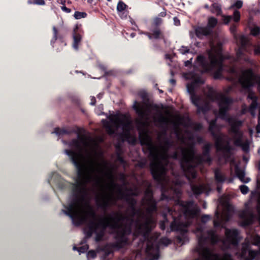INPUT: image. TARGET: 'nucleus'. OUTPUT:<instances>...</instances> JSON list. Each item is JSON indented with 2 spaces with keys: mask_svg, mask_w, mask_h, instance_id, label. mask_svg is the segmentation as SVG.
Listing matches in <instances>:
<instances>
[{
  "mask_svg": "<svg viewBox=\"0 0 260 260\" xmlns=\"http://www.w3.org/2000/svg\"><path fill=\"white\" fill-rule=\"evenodd\" d=\"M139 140L142 146H145L149 152L152 158L150 164L151 172L153 179H165L166 169L163 163H167L170 157L178 160L182 170L184 172H191L193 177H195L194 168L203 163L210 164L212 158L210 152L212 145L207 143L203 148L202 154H196L193 145L186 148L180 146L172 154L169 150L173 145V143L169 139L165 141L164 144L159 147L155 146L151 137L144 132L139 133Z\"/></svg>",
  "mask_w": 260,
  "mask_h": 260,
  "instance_id": "1",
  "label": "nucleus"
},
{
  "mask_svg": "<svg viewBox=\"0 0 260 260\" xmlns=\"http://www.w3.org/2000/svg\"><path fill=\"white\" fill-rule=\"evenodd\" d=\"M236 39L239 48L236 52V58H228L233 62L231 66L224 67L225 57L221 51L214 46L207 51L205 56H198L197 63L201 68L202 73L212 74L215 79H223L222 73L225 70L235 77L239 76V81L242 86L249 89L253 86L255 80L254 73L250 68L254 65V62L246 54L249 52L250 43L247 38L243 35L236 37Z\"/></svg>",
  "mask_w": 260,
  "mask_h": 260,
  "instance_id": "2",
  "label": "nucleus"
},
{
  "mask_svg": "<svg viewBox=\"0 0 260 260\" xmlns=\"http://www.w3.org/2000/svg\"><path fill=\"white\" fill-rule=\"evenodd\" d=\"M62 142L71 148L64 153L76 168L75 179H115L116 165L106 160L103 152L98 151L96 145L85 137L78 135V139Z\"/></svg>",
  "mask_w": 260,
  "mask_h": 260,
  "instance_id": "3",
  "label": "nucleus"
},
{
  "mask_svg": "<svg viewBox=\"0 0 260 260\" xmlns=\"http://www.w3.org/2000/svg\"><path fill=\"white\" fill-rule=\"evenodd\" d=\"M213 101H216L219 106V115L221 118L226 120L230 126L229 132L232 135L234 144L236 146L241 147L245 152L249 151V146L247 141H243V133L240 127L243 124V121L234 116H229L227 112L232 102L231 98L226 97L221 93H214L209 95Z\"/></svg>",
  "mask_w": 260,
  "mask_h": 260,
  "instance_id": "4",
  "label": "nucleus"
},
{
  "mask_svg": "<svg viewBox=\"0 0 260 260\" xmlns=\"http://www.w3.org/2000/svg\"><path fill=\"white\" fill-rule=\"evenodd\" d=\"M209 132L215 141V145L218 153L219 160L227 162L231 159L232 147L230 145L231 139L228 136L220 133L216 128V120L213 119L209 122Z\"/></svg>",
  "mask_w": 260,
  "mask_h": 260,
  "instance_id": "5",
  "label": "nucleus"
},
{
  "mask_svg": "<svg viewBox=\"0 0 260 260\" xmlns=\"http://www.w3.org/2000/svg\"><path fill=\"white\" fill-rule=\"evenodd\" d=\"M110 122L104 121V126L107 133L110 135L117 134L119 130L121 134H128L132 129L131 121L124 116L120 118L115 115H110L108 117Z\"/></svg>",
  "mask_w": 260,
  "mask_h": 260,
  "instance_id": "6",
  "label": "nucleus"
},
{
  "mask_svg": "<svg viewBox=\"0 0 260 260\" xmlns=\"http://www.w3.org/2000/svg\"><path fill=\"white\" fill-rule=\"evenodd\" d=\"M203 84L200 78L195 79L186 85L187 91L190 95L191 103L197 108V113H205L211 108L210 103L201 95H198L196 90L199 84Z\"/></svg>",
  "mask_w": 260,
  "mask_h": 260,
  "instance_id": "7",
  "label": "nucleus"
},
{
  "mask_svg": "<svg viewBox=\"0 0 260 260\" xmlns=\"http://www.w3.org/2000/svg\"><path fill=\"white\" fill-rule=\"evenodd\" d=\"M141 96L143 100V103H140L135 101L133 108L138 114L141 121L148 120L151 115V109L152 108L153 105L147 100V94L146 93H142Z\"/></svg>",
  "mask_w": 260,
  "mask_h": 260,
  "instance_id": "8",
  "label": "nucleus"
},
{
  "mask_svg": "<svg viewBox=\"0 0 260 260\" xmlns=\"http://www.w3.org/2000/svg\"><path fill=\"white\" fill-rule=\"evenodd\" d=\"M217 19L214 17H210L208 19V24L206 26H198L195 29L196 36L199 39L210 36L213 33V29L216 26Z\"/></svg>",
  "mask_w": 260,
  "mask_h": 260,
  "instance_id": "9",
  "label": "nucleus"
},
{
  "mask_svg": "<svg viewBox=\"0 0 260 260\" xmlns=\"http://www.w3.org/2000/svg\"><path fill=\"white\" fill-rule=\"evenodd\" d=\"M247 99L251 101V103L249 107V111L252 116H254L255 109L257 108H259L260 106V104L259 105L257 103V96L254 92L249 91L247 95Z\"/></svg>",
  "mask_w": 260,
  "mask_h": 260,
  "instance_id": "10",
  "label": "nucleus"
},
{
  "mask_svg": "<svg viewBox=\"0 0 260 260\" xmlns=\"http://www.w3.org/2000/svg\"><path fill=\"white\" fill-rule=\"evenodd\" d=\"M72 35L73 39L72 47L75 50L77 51L82 39L81 31L79 30L77 26L74 28Z\"/></svg>",
  "mask_w": 260,
  "mask_h": 260,
  "instance_id": "11",
  "label": "nucleus"
},
{
  "mask_svg": "<svg viewBox=\"0 0 260 260\" xmlns=\"http://www.w3.org/2000/svg\"><path fill=\"white\" fill-rule=\"evenodd\" d=\"M222 21L225 24H228L233 19L235 22H238L240 19V13L239 11L235 10L233 15H221Z\"/></svg>",
  "mask_w": 260,
  "mask_h": 260,
  "instance_id": "12",
  "label": "nucleus"
},
{
  "mask_svg": "<svg viewBox=\"0 0 260 260\" xmlns=\"http://www.w3.org/2000/svg\"><path fill=\"white\" fill-rule=\"evenodd\" d=\"M71 132V130L66 128L56 127L52 133L55 134L58 137H62L64 135H69Z\"/></svg>",
  "mask_w": 260,
  "mask_h": 260,
  "instance_id": "13",
  "label": "nucleus"
},
{
  "mask_svg": "<svg viewBox=\"0 0 260 260\" xmlns=\"http://www.w3.org/2000/svg\"><path fill=\"white\" fill-rule=\"evenodd\" d=\"M210 11L213 14H215L217 16L221 15L222 10L221 5L217 3H214L210 7Z\"/></svg>",
  "mask_w": 260,
  "mask_h": 260,
  "instance_id": "14",
  "label": "nucleus"
},
{
  "mask_svg": "<svg viewBox=\"0 0 260 260\" xmlns=\"http://www.w3.org/2000/svg\"><path fill=\"white\" fill-rule=\"evenodd\" d=\"M127 7V5L122 1H119L117 4V10L119 13V15H120L121 17L122 18L126 17V14H124L123 11Z\"/></svg>",
  "mask_w": 260,
  "mask_h": 260,
  "instance_id": "15",
  "label": "nucleus"
},
{
  "mask_svg": "<svg viewBox=\"0 0 260 260\" xmlns=\"http://www.w3.org/2000/svg\"><path fill=\"white\" fill-rule=\"evenodd\" d=\"M53 37L50 41L51 45L53 47V45L55 43V41L57 39L62 40L63 39V37L58 34V30L57 28L55 26H53Z\"/></svg>",
  "mask_w": 260,
  "mask_h": 260,
  "instance_id": "16",
  "label": "nucleus"
},
{
  "mask_svg": "<svg viewBox=\"0 0 260 260\" xmlns=\"http://www.w3.org/2000/svg\"><path fill=\"white\" fill-rule=\"evenodd\" d=\"M235 174L238 179H244L245 172L244 171L240 169L239 167L236 166L235 167Z\"/></svg>",
  "mask_w": 260,
  "mask_h": 260,
  "instance_id": "17",
  "label": "nucleus"
},
{
  "mask_svg": "<svg viewBox=\"0 0 260 260\" xmlns=\"http://www.w3.org/2000/svg\"><path fill=\"white\" fill-rule=\"evenodd\" d=\"M158 121L161 124L167 125L170 122V119L164 116L162 113L159 114V117L158 118Z\"/></svg>",
  "mask_w": 260,
  "mask_h": 260,
  "instance_id": "18",
  "label": "nucleus"
},
{
  "mask_svg": "<svg viewBox=\"0 0 260 260\" xmlns=\"http://www.w3.org/2000/svg\"><path fill=\"white\" fill-rule=\"evenodd\" d=\"M116 162L119 163L123 168H125V167L126 165V162L124 160V159L121 156L120 153H117V154Z\"/></svg>",
  "mask_w": 260,
  "mask_h": 260,
  "instance_id": "19",
  "label": "nucleus"
},
{
  "mask_svg": "<svg viewBox=\"0 0 260 260\" xmlns=\"http://www.w3.org/2000/svg\"><path fill=\"white\" fill-rule=\"evenodd\" d=\"M152 31L153 38L157 39L162 37V33L158 28L154 29Z\"/></svg>",
  "mask_w": 260,
  "mask_h": 260,
  "instance_id": "20",
  "label": "nucleus"
},
{
  "mask_svg": "<svg viewBox=\"0 0 260 260\" xmlns=\"http://www.w3.org/2000/svg\"><path fill=\"white\" fill-rule=\"evenodd\" d=\"M87 16V14L85 12H81L79 11H76L74 13V16L76 19H79L82 18H85Z\"/></svg>",
  "mask_w": 260,
  "mask_h": 260,
  "instance_id": "21",
  "label": "nucleus"
},
{
  "mask_svg": "<svg viewBox=\"0 0 260 260\" xmlns=\"http://www.w3.org/2000/svg\"><path fill=\"white\" fill-rule=\"evenodd\" d=\"M179 52L182 54H186L190 52V48L187 46H182L180 48L178 49Z\"/></svg>",
  "mask_w": 260,
  "mask_h": 260,
  "instance_id": "22",
  "label": "nucleus"
},
{
  "mask_svg": "<svg viewBox=\"0 0 260 260\" xmlns=\"http://www.w3.org/2000/svg\"><path fill=\"white\" fill-rule=\"evenodd\" d=\"M215 179H225L220 169H216L214 171Z\"/></svg>",
  "mask_w": 260,
  "mask_h": 260,
  "instance_id": "23",
  "label": "nucleus"
},
{
  "mask_svg": "<svg viewBox=\"0 0 260 260\" xmlns=\"http://www.w3.org/2000/svg\"><path fill=\"white\" fill-rule=\"evenodd\" d=\"M28 4L43 6L45 5V2L44 0H32V1H28Z\"/></svg>",
  "mask_w": 260,
  "mask_h": 260,
  "instance_id": "24",
  "label": "nucleus"
},
{
  "mask_svg": "<svg viewBox=\"0 0 260 260\" xmlns=\"http://www.w3.org/2000/svg\"><path fill=\"white\" fill-rule=\"evenodd\" d=\"M243 6V2L240 0L237 1L233 5H232L230 9H233L234 8H236L237 9L241 8Z\"/></svg>",
  "mask_w": 260,
  "mask_h": 260,
  "instance_id": "25",
  "label": "nucleus"
},
{
  "mask_svg": "<svg viewBox=\"0 0 260 260\" xmlns=\"http://www.w3.org/2000/svg\"><path fill=\"white\" fill-rule=\"evenodd\" d=\"M250 32L253 36H256L259 34L260 29L257 26H254L251 28Z\"/></svg>",
  "mask_w": 260,
  "mask_h": 260,
  "instance_id": "26",
  "label": "nucleus"
},
{
  "mask_svg": "<svg viewBox=\"0 0 260 260\" xmlns=\"http://www.w3.org/2000/svg\"><path fill=\"white\" fill-rule=\"evenodd\" d=\"M49 179H59L60 176L59 174L55 172H52L49 176Z\"/></svg>",
  "mask_w": 260,
  "mask_h": 260,
  "instance_id": "27",
  "label": "nucleus"
},
{
  "mask_svg": "<svg viewBox=\"0 0 260 260\" xmlns=\"http://www.w3.org/2000/svg\"><path fill=\"white\" fill-rule=\"evenodd\" d=\"M162 20L159 17H156L153 20V24L156 26H158L161 24Z\"/></svg>",
  "mask_w": 260,
  "mask_h": 260,
  "instance_id": "28",
  "label": "nucleus"
},
{
  "mask_svg": "<svg viewBox=\"0 0 260 260\" xmlns=\"http://www.w3.org/2000/svg\"><path fill=\"white\" fill-rule=\"evenodd\" d=\"M256 131L257 133H260V106L259 107L258 121V124L256 126Z\"/></svg>",
  "mask_w": 260,
  "mask_h": 260,
  "instance_id": "29",
  "label": "nucleus"
},
{
  "mask_svg": "<svg viewBox=\"0 0 260 260\" xmlns=\"http://www.w3.org/2000/svg\"><path fill=\"white\" fill-rule=\"evenodd\" d=\"M254 52L255 54L259 55L260 54V46H254Z\"/></svg>",
  "mask_w": 260,
  "mask_h": 260,
  "instance_id": "30",
  "label": "nucleus"
},
{
  "mask_svg": "<svg viewBox=\"0 0 260 260\" xmlns=\"http://www.w3.org/2000/svg\"><path fill=\"white\" fill-rule=\"evenodd\" d=\"M61 9L64 12L69 13L71 12V10L69 8H67L64 5L61 7Z\"/></svg>",
  "mask_w": 260,
  "mask_h": 260,
  "instance_id": "31",
  "label": "nucleus"
},
{
  "mask_svg": "<svg viewBox=\"0 0 260 260\" xmlns=\"http://www.w3.org/2000/svg\"><path fill=\"white\" fill-rule=\"evenodd\" d=\"M175 133L177 138L179 139L180 137V131L178 126L177 125H175Z\"/></svg>",
  "mask_w": 260,
  "mask_h": 260,
  "instance_id": "32",
  "label": "nucleus"
},
{
  "mask_svg": "<svg viewBox=\"0 0 260 260\" xmlns=\"http://www.w3.org/2000/svg\"><path fill=\"white\" fill-rule=\"evenodd\" d=\"M174 24L176 26H179L180 24V20L176 17H174Z\"/></svg>",
  "mask_w": 260,
  "mask_h": 260,
  "instance_id": "33",
  "label": "nucleus"
},
{
  "mask_svg": "<svg viewBox=\"0 0 260 260\" xmlns=\"http://www.w3.org/2000/svg\"><path fill=\"white\" fill-rule=\"evenodd\" d=\"M237 26L235 24H232L230 27V30L233 34H235L236 31Z\"/></svg>",
  "mask_w": 260,
  "mask_h": 260,
  "instance_id": "34",
  "label": "nucleus"
},
{
  "mask_svg": "<svg viewBox=\"0 0 260 260\" xmlns=\"http://www.w3.org/2000/svg\"><path fill=\"white\" fill-rule=\"evenodd\" d=\"M191 62H192V58H191L190 59H189L188 60L185 61V62H184L185 66L188 67V66L191 65Z\"/></svg>",
  "mask_w": 260,
  "mask_h": 260,
  "instance_id": "35",
  "label": "nucleus"
},
{
  "mask_svg": "<svg viewBox=\"0 0 260 260\" xmlns=\"http://www.w3.org/2000/svg\"><path fill=\"white\" fill-rule=\"evenodd\" d=\"M96 102L95 98L94 96L91 97V102H90V105H94Z\"/></svg>",
  "mask_w": 260,
  "mask_h": 260,
  "instance_id": "36",
  "label": "nucleus"
},
{
  "mask_svg": "<svg viewBox=\"0 0 260 260\" xmlns=\"http://www.w3.org/2000/svg\"><path fill=\"white\" fill-rule=\"evenodd\" d=\"M202 128V125L200 123L197 124L196 125V129L197 131L200 130Z\"/></svg>",
  "mask_w": 260,
  "mask_h": 260,
  "instance_id": "37",
  "label": "nucleus"
},
{
  "mask_svg": "<svg viewBox=\"0 0 260 260\" xmlns=\"http://www.w3.org/2000/svg\"><path fill=\"white\" fill-rule=\"evenodd\" d=\"M197 141L199 143H202L204 141L203 138H202L201 137H198Z\"/></svg>",
  "mask_w": 260,
  "mask_h": 260,
  "instance_id": "38",
  "label": "nucleus"
},
{
  "mask_svg": "<svg viewBox=\"0 0 260 260\" xmlns=\"http://www.w3.org/2000/svg\"><path fill=\"white\" fill-rule=\"evenodd\" d=\"M144 34L148 36V37L149 38V39H152V38H153L152 34H150L149 32H145Z\"/></svg>",
  "mask_w": 260,
  "mask_h": 260,
  "instance_id": "39",
  "label": "nucleus"
},
{
  "mask_svg": "<svg viewBox=\"0 0 260 260\" xmlns=\"http://www.w3.org/2000/svg\"><path fill=\"white\" fill-rule=\"evenodd\" d=\"M67 0H57V2L62 5H65Z\"/></svg>",
  "mask_w": 260,
  "mask_h": 260,
  "instance_id": "40",
  "label": "nucleus"
},
{
  "mask_svg": "<svg viewBox=\"0 0 260 260\" xmlns=\"http://www.w3.org/2000/svg\"><path fill=\"white\" fill-rule=\"evenodd\" d=\"M257 90H258V92L260 93V79L257 80Z\"/></svg>",
  "mask_w": 260,
  "mask_h": 260,
  "instance_id": "41",
  "label": "nucleus"
},
{
  "mask_svg": "<svg viewBox=\"0 0 260 260\" xmlns=\"http://www.w3.org/2000/svg\"><path fill=\"white\" fill-rule=\"evenodd\" d=\"M169 81L170 83L173 85H175L176 84V80L174 79H170Z\"/></svg>",
  "mask_w": 260,
  "mask_h": 260,
  "instance_id": "42",
  "label": "nucleus"
},
{
  "mask_svg": "<svg viewBox=\"0 0 260 260\" xmlns=\"http://www.w3.org/2000/svg\"><path fill=\"white\" fill-rule=\"evenodd\" d=\"M159 15L161 17H165L166 16V13L165 12H161L160 14H159Z\"/></svg>",
  "mask_w": 260,
  "mask_h": 260,
  "instance_id": "43",
  "label": "nucleus"
},
{
  "mask_svg": "<svg viewBox=\"0 0 260 260\" xmlns=\"http://www.w3.org/2000/svg\"><path fill=\"white\" fill-rule=\"evenodd\" d=\"M102 96H103V93H99L97 96L98 98L99 99H101L102 98Z\"/></svg>",
  "mask_w": 260,
  "mask_h": 260,
  "instance_id": "44",
  "label": "nucleus"
},
{
  "mask_svg": "<svg viewBox=\"0 0 260 260\" xmlns=\"http://www.w3.org/2000/svg\"><path fill=\"white\" fill-rule=\"evenodd\" d=\"M257 169L259 171H260V160L258 161L257 165Z\"/></svg>",
  "mask_w": 260,
  "mask_h": 260,
  "instance_id": "45",
  "label": "nucleus"
},
{
  "mask_svg": "<svg viewBox=\"0 0 260 260\" xmlns=\"http://www.w3.org/2000/svg\"><path fill=\"white\" fill-rule=\"evenodd\" d=\"M204 8L205 9H208L209 8L210 9V8L209 7V5H205V6H204Z\"/></svg>",
  "mask_w": 260,
  "mask_h": 260,
  "instance_id": "46",
  "label": "nucleus"
},
{
  "mask_svg": "<svg viewBox=\"0 0 260 260\" xmlns=\"http://www.w3.org/2000/svg\"><path fill=\"white\" fill-rule=\"evenodd\" d=\"M135 35H136L135 33H134V32H133L131 34V36L132 38H134L135 36Z\"/></svg>",
  "mask_w": 260,
  "mask_h": 260,
  "instance_id": "47",
  "label": "nucleus"
},
{
  "mask_svg": "<svg viewBox=\"0 0 260 260\" xmlns=\"http://www.w3.org/2000/svg\"><path fill=\"white\" fill-rule=\"evenodd\" d=\"M93 0H88L87 1H88V2L89 3H90V4H91V3H92V2H93Z\"/></svg>",
  "mask_w": 260,
  "mask_h": 260,
  "instance_id": "48",
  "label": "nucleus"
},
{
  "mask_svg": "<svg viewBox=\"0 0 260 260\" xmlns=\"http://www.w3.org/2000/svg\"><path fill=\"white\" fill-rule=\"evenodd\" d=\"M68 3L70 4V3H71V2L69 0V1H68Z\"/></svg>",
  "mask_w": 260,
  "mask_h": 260,
  "instance_id": "49",
  "label": "nucleus"
},
{
  "mask_svg": "<svg viewBox=\"0 0 260 260\" xmlns=\"http://www.w3.org/2000/svg\"><path fill=\"white\" fill-rule=\"evenodd\" d=\"M159 91L161 93L163 92L161 90H159Z\"/></svg>",
  "mask_w": 260,
  "mask_h": 260,
  "instance_id": "50",
  "label": "nucleus"
},
{
  "mask_svg": "<svg viewBox=\"0 0 260 260\" xmlns=\"http://www.w3.org/2000/svg\"><path fill=\"white\" fill-rule=\"evenodd\" d=\"M120 179H125V178H124V176H123V177H122V178H121Z\"/></svg>",
  "mask_w": 260,
  "mask_h": 260,
  "instance_id": "51",
  "label": "nucleus"
},
{
  "mask_svg": "<svg viewBox=\"0 0 260 260\" xmlns=\"http://www.w3.org/2000/svg\"><path fill=\"white\" fill-rule=\"evenodd\" d=\"M182 141L183 142H184V138H182Z\"/></svg>",
  "mask_w": 260,
  "mask_h": 260,
  "instance_id": "52",
  "label": "nucleus"
},
{
  "mask_svg": "<svg viewBox=\"0 0 260 260\" xmlns=\"http://www.w3.org/2000/svg\"><path fill=\"white\" fill-rule=\"evenodd\" d=\"M233 78H229L228 79L229 80H232Z\"/></svg>",
  "mask_w": 260,
  "mask_h": 260,
  "instance_id": "53",
  "label": "nucleus"
},
{
  "mask_svg": "<svg viewBox=\"0 0 260 260\" xmlns=\"http://www.w3.org/2000/svg\"><path fill=\"white\" fill-rule=\"evenodd\" d=\"M186 179H190V178L189 177H187V178H186Z\"/></svg>",
  "mask_w": 260,
  "mask_h": 260,
  "instance_id": "54",
  "label": "nucleus"
}]
</instances>
